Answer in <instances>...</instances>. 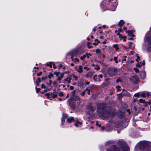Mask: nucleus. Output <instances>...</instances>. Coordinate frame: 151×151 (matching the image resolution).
Instances as JSON below:
<instances>
[{"mask_svg": "<svg viewBox=\"0 0 151 151\" xmlns=\"http://www.w3.org/2000/svg\"><path fill=\"white\" fill-rule=\"evenodd\" d=\"M105 105L104 103L98 104L97 111L99 116L107 117L111 115V109H109L108 111H106L105 109Z\"/></svg>", "mask_w": 151, "mask_h": 151, "instance_id": "nucleus-1", "label": "nucleus"}, {"mask_svg": "<svg viewBox=\"0 0 151 151\" xmlns=\"http://www.w3.org/2000/svg\"><path fill=\"white\" fill-rule=\"evenodd\" d=\"M81 103L80 99L77 96H73L72 100H70L69 104L70 107L72 109L75 108L76 106H78Z\"/></svg>", "mask_w": 151, "mask_h": 151, "instance_id": "nucleus-2", "label": "nucleus"}, {"mask_svg": "<svg viewBox=\"0 0 151 151\" xmlns=\"http://www.w3.org/2000/svg\"><path fill=\"white\" fill-rule=\"evenodd\" d=\"M145 40L148 43V51L151 52V29L146 35Z\"/></svg>", "mask_w": 151, "mask_h": 151, "instance_id": "nucleus-3", "label": "nucleus"}, {"mask_svg": "<svg viewBox=\"0 0 151 151\" xmlns=\"http://www.w3.org/2000/svg\"><path fill=\"white\" fill-rule=\"evenodd\" d=\"M117 143L118 146L121 147L123 151H129V147L124 141L119 140L118 141Z\"/></svg>", "mask_w": 151, "mask_h": 151, "instance_id": "nucleus-4", "label": "nucleus"}, {"mask_svg": "<svg viewBox=\"0 0 151 151\" xmlns=\"http://www.w3.org/2000/svg\"><path fill=\"white\" fill-rule=\"evenodd\" d=\"M81 47L80 46H78L72 50L70 52V53L71 55L76 56L81 53Z\"/></svg>", "mask_w": 151, "mask_h": 151, "instance_id": "nucleus-5", "label": "nucleus"}, {"mask_svg": "<svg viewBox=\"0 0 151 151\" xmlns=\"http://www.w3.org/2000/svg\"><path fill=\"white\" fill-rule=\"evenodd\" d=\"M138 145L140 148L151 147V142L146 141H143L140 142L138 143Z\"/></svg>", "mask_w": 151, "mask_h": 151, "instance_id": "nucleus-6", "label": "nucleus"}, {"mask_svg": "<svg viewBox=\"0 0 151 151\" xmlns=\"http://www.w3.org/2000/svg\"><path fill=\"white\" fill-rule=\"evenodd\" d=\"M87 108L88 110V111L87 114L89 116V117H93L94 116V114L93 112L96 109L95 107L92 106L91 105H89L87 106Z\"/></svg>", "mask_w": 151, "mask_h": 151, "instance_id": "nucleus-7", "label": "nucleus"}, {"mask_svg": "<svg viewBox=\"0 0 151 151\" xmlns=\"http://www.w3.org/2000/svg\"><path fill=\"white\" fill-rule=\"evenodd\" d=\"M116 69L113 68H109L107 71L108 75L111 77L115 76L116 74Z\"/></svg>", "mask_w": 151, "mask_h": 151, "instance_id": "nucleus-8", "label": "nucleus"}, {"mask_svg": "<svg viewBox=\"0 0 151 151\" xmlns=\"http://www.w3.org/2000/svg\"><path fill=\"white\" fill-rule=\"evenodd\" d=\"M130 82L133 84L136 83L139 81V78L136 75L132 76L130 79Z\"/></svg>", "mask_w": 151, "mask_h": 151, "instance_id": "nucleus-9", "label": "nucleus"}, {"mask_svg": "<svg viewBox=\"0 0 151 151\" xmlns=\"http://www.w3.org/2000/svg\"><path fill=\"white\" fill-rule=\"evenodd\" d=\"M54 74L58 77V78L57 79V81H60L63 78L64 75V74L63 73H60L58 72H55Z\"/></svg>", "mask_w": 151, "mask_h": 151, "instance_id": "nucleus-10", "label": "nucleus"}, {"mask_svg": "<svg viewBox=\"0 0 151 151\" xmlns=\"http://www.w3.org/2000/svg\"><path fill=\"white\" fill-rule=\"evenodd\" d=\"M110 1H111L113 4L111 6V10L112 11H114L116 8L117 5V2L116 0H111Z\"/></svg>", "mask_w": 151, "mask_h": 151, "instance_id": "nucleus-11", "label": "nucleus"}, {"mask_svg": "<svg viewBox=\"0 0 151 151\" xmlns=\"http://www.w3.org/2000/svg\"><path fill=\"white\" fill-rule=\"evenodd\" d=\"M45 95L47 96L48 98H49L50 97H52V98H54L57 97V95L55 92L52 93H46L45 94Z\"/></svg>", "mask_w": 151, "mask_h": 151, "instance_id": "nucleus-12", "label": "nucleus"}, {"mask_svg": "<svg viewBox=\"0 0 151 151\" xmlns=\"http://www.w3.org/2000/svg\"><path fill=\"white\" fill-rule=\"evenodd\" d=\"M71 80L72 78L71 76H68L63 81V82L65 84H66L67 83L69 84L70 83Z\"/></svg>", "mask_w": 151, "mask_h": 151, "instance_id": "nucleus-13", "label": "nucleus"}, {"mask_svg": "<svg viewBox=\"0 0 151 151\" xmlns=\"http://www.w3.org/2000/svg\"><path fill=\"white\" fill-rule=\"evenodd\" d=\"M141 95L143 97H146V95L147 96H151V93L148 92H145L141 93Z\"/></svg>", "mask_w": 151, "mask_h": 151, "instance_id": "nucleus-14", "label": "nucleus"}, {"mask_svg": "<svg viewBox=\"0 0 151 151\" xmlns=\"http://www.w3.org/2000/svg\"><path fill=\"white\" fill-rule=\"evenodd\" d=\"M75 121H76V120H75L73 117H70L69 118H68L67 119V122L68 123H70L71 122H74Z\"/></svg>", "mask_w": 151, "mask_h": 151, "instance_id": "nucleus-15", "label": "nucleus"}, {"mask_svg": "<svg viewBox=\"0 0 151 151\" xmlns=\"http://www.w3.org/2000/svg\"><path fill=\"white\" fill-rule=\"evenodd\" d=\"M94 74V72H89L87 73L86 76L88 78H91Z\"/></svg>", "mask_w": 151, "mask_h": 151, "instance_id": "nucleus-16", "label": "nucleus"}, {"mask_svg": "<svg viewBox=\"0 0 151 151\" xmlns=\"http://www.w3.org/2000/svg\"><path fill=\"white\" fill-rule=\"evenodd\" d=\"M78 68L77 71L80 73H82L83 72V67L80 65L78 66Z\"/></svg>", "mask_w": 151, "mask_h": 151, "instance_id": "nucleus-17", "label": "nucleus"}, {"mask_svg": "<svg viewBox=\"0 0 151 151\" xmlns=\"http://www.w3.org/2000/svg\"><path fill=\"white\" fill-rule=\"evenodd\" d=\"M123 93H121L119 94V95H121V94H122L123 96H128L129 95V93L126 91H124V90H123Z\"/></svg>", "mask_w": 151, "mask_h": 151, "instance_id": "nucleus-18", "label": "nucleus"}, {"mask_svg": "<svg viewBox=\"0 0 151 151\" xmlns=\"http://www.w3.org/2000/svg\"><path fill=\"white\" fill-rule=\"evenodd\" d=\"M73 56H72V55H71V60L74 63L78 62H79V59L77 58L74 59L73 58Z\"/></svg>", "mask_w": 151, "mask_h": 151, "instance_id": "nucleus-19", "label": "nucleus"}, {"mask_svg": "<svg viewBox=\"0 0 151 151\" xmlns=\"http://www.w3.org/2000/svg\"><path fill=\"white\" fill-rule=\"evenodd\" d=\"M128 34L129 36L134 37V35L133 34L132 31L131 30H127L126 31Z\"/></svg>", "mask_w": 151, "mask_h": 151, "instance_id": "nucleus-20", "label": "nucleus"}, {"mask_svg": "<svg viewBox=\"0 0 151 151\" xmlns=\"http://www.w3.org/2000/svg\"><path fill=\"white\" fill-rule=\"evenodd\" d=\"M113 149L114 151H119L120 149L117 147L115 145H114L112 146Z\"/></svg>", "mask_w": 151, "mask_h": 151, "instance_id": "nucleus-21", "label": "nucleus"}, {"mask_svg": "<svg viewBox=\"0 0 151 151\" xmlns=\"http://www.w3.org/2000/svg\"><path fill=\"white\" fill-rule=\"evenodd\" d=\"M76 123L75 124V126L76 127H78L79 126V125H81L82 124V123L81 122H79L77 120H76Z\"/></svg>", "mask_w": 151, "mask_h": 151, "instance_id": "nucleus-22", "label": "nucleus"}, {"mask_svg": "<svg viewBox=\"0 0 151 151\" xmlns=\"http://www.w3.org/2000/svg\"><path fill=\"white\" fill-rule=\"evenodd\" d=\"M125 22L123 20H121L118 23V25L120 27H122L123 25L124 24Z\"/></svg>", "mask_w": 151, "mask_h": 151, "instance_id": "nucleus-23", "label": "nucleus"}, {"mask_svg": "<svg viewBox=\"0 0 151 151\" xmlns=\"http://www.w3.org/2000/svg\"><path fill=\"white\" fill-rule=\"evenodd\" d=\"M129 48L131 49H133L135 47V45L132 42H129Z\"/></svg>", "mask_w": 151, "mask_h": 151, "instance_id": "nucleus-24", "label": "nucleus"}, {"mask_svg": "<svg viewBox=\"0 0 151 151\" xmlns=\"http://www.w3.org/2000/svg\"><path fill=\"white\" fill-rule=\"evenodd\" d=\"M93 79L95 81H100V80L98 78L97 76L96 75H94Z\"/></svg>", "mask_w": 151, "mask_h": 151, "instance_id": "nucleus-25", "label": "nucleus"}, {"mask_svg": "<svg viewBox=\"0 0 151 151\" xmlns=\"http://www.w3.org/2000/svg\"><path fill=\"white\" fill-rule=\"evenodd\" d=\"M113 47L115 49V50L116 51H117L119 50V48L118 47V45L117 44H114L113 45Z\"/></svg>", "mask_w": 151, "mask_h": 151, "instance_id": "nucleus-26", "label": "nucleus"}, {"mask_svg": "<svg viewBox=\"0 0 151 151\" xmlns=\"http://www.w3.org/2000/svg\"><path fill=\"white\" fill-rule=\"evenodd\" d=\"M145 74L144 72H142L141 73V77L142 79H144L145 78Z\"/></svg>", "mask_w": 151, "mask_h": 151, "instance_id": "nucleus-27", "label": "nucleus"}, {"mask_svg": "<svg viewBox=\"0 0 151 151\" xmlns=\"http://www.w3.org/2000/svg\"><path fill=\"white\" fill-rule=\"evenodd\" d=\"M52 62H49L46 63V65L47 66H49L50 68L52 67V65L53 64Z\"/></svg>", "mask_w": 151, "mask_h": 151, "instance_id": "nucleus-28", "label": "nucleus"}, {"mask_svg": "<svg viewBox=\"0 0 151 151\" xmlns=\"http://www.w3.org/2000/svg\"><path fill=\"white\" fill-rule=\"evenodd\" d=\"M95 41L96 42L93 43V44L95 45H98L99 42V41L98 39H96Z\"/></svg>", "mask_w": 151, "mask_h": 151, "instance_id": "nucleus-29", "label": "nucleus"}, {"mask_svg": "<svg viewBox=\"0 0 151 151\" xmlns=\"http://www.w3.org/2000/svg\"><path fill=\"white\" fill-rule=\"evenodd\" d=\"M139 102L140 103H145V104H146V103L147 102H145V100H143V99H140L139 100Z\"/></svg>", "mask_w": 151, "mask_h": 151, "instance_id": "nucleus-30", "label": "nucleus"}, {"mask_svg": "<svg viewBox=\"0 0 151 151\" xmlns=\"http://www.w3.org/2000/svg\"><path fill=\"white\" fill-rule=\"evenodd\" d=\"M53 74L52 73H50L48 76V77L49 79H50L51 77H53Z\"/></svg>", "mask_w": 151, "mask_h": 151, "instance_id": "nucleus-31", "label": "nucleus"}, {"mask_svg": "<svg viewBox=\"0 0 151 151\" xmlns=\"http://www.w3.org/2000/svg\"><path fill=\"white\" fill-rule=\"evenodd\" d=\"M86 57V55H83V56H81L80 57V59L81 60H83Z\"/></svg>", "mask_w": 151, "mask_h": 151, "instance_id": "nucleus-32", "label": "nucleus"}, {"mask_svg": "<svg viewBox=\"0 0 151 151\" xmlns=\"http://www.w3.org/2000/svg\"><path fill=\"white\" fill-rule=\"evenodd\" d=\"M121 112L120 111H119L117 113L118 115L120 117H123L124 115V114L123 113H122L121 115H120V113H121Z\"/></svg>", "mask_w": 151, "mask_h": 151, "instance_id": "nucleus-33", "label": "nucleus"}, {"mask_svg": "<svg viewBox=\"0 0 151 151\" xmlns=\"http://www.w3.org/2000/svg\"><path fill=\"white\" fill-rule=\"evenodd\" d=\"M85 55H86V57H87V58H89V57L90 56H91L92 55L90 53H86V54Z\"/></svg>", "mask_w": 151, "mask_h": 151, "instance_id": "nucleus-34", "label": "nucleus"}, {"mask_svg": "<svg viewBox=\"0 0 151 151\" xmlns=\"http://www.w3.org/2000/svg\"><path fill=\"white\" fill-rule=\"evenodd\" d=\"M142 65L141 63H138L136 65V66L137 67H141Z\"/></svg>", "mask_w": 151, "mask_h": 151, "instance_id": "nucleus-35", "label": "nucleus"}, {"mask_svg": "<svg viewBox=\"0 0 151 151\" xmlns=\"http://www.w3.org/2000/svg\"><path fill=\"white\" fill-rule=\"evenodd\" d=\"M118 58L116 57H115L114 58V60L115 61L116 63H118V61L117 60Z\"/></svg>", "mask_w": 151, "mask_h": 151, "instance_id": "nucleus-36", "label": "nucleus"}, {"mask_svg": "<svg viewBox=\"0 0 151 151\" xmlns=\"http://www.w3.org/2000/svg\"><path fill=\"white\" fill-rule=\"evenodd\" d=\"M139 96H140V94L138 93H135L134 95V96H135V97H138V98L139 97Z\"/></svg>", "mask_w": 151, "mask_h": 151, "instance_id": "nucleus-37", "label": "nucleus"}, {"mask_svg": "<svg viewBox=\"0 0 151 151\" xmlns=\"http://www.w3.org/2000/svg\"><path fill=\"white\" fill-rule=\"evenodd\" d=\"M41 81L40 78H38L36 81V83H40Z\"/></svg>", "mask_w": 151, "mask_h": 151, "instance_id": "nucleus-38", "label": "nucleus"}, {"mask_svg": "<svg viewBox=\"0 0 151 151\" xmlns=\"http://www.w3.org/2000/svg\"><path fill=\"white\" fill-rule=\"evenodd\" d=\"M75 91L74 90V91H73L72 93V96L71 97V99L70 100H72V98H73V96H76L74 95V94L75 93Z\"/></svg>", "mask_w": 151, "mask_h": 151, "instance_id": "nucleus-39", "label": "nucleus"}, {"mask_svg": "<svg viewBox=\"0 0 151 151\" xmlns=\"http://www.w3.org/2000/svg\"><path fill=\"white\" fill-rule=\"evenodd\" d=\"M65 119H64L63 117H62L61 118V123L62 125H63V124L65 122Z\"/></svg>", "mask_w": 151, "mask_h": 151, "instance_id": "nucleus-40", "label": "nucleus"}, {"mask_svg": "<svg viewBox=\"0 0 151 151\" xmlns=\"http://www.w3.org/2000/svg\"><path fill=\"white\" fill-rule=\"evenodd\" d=\"M58 94L59 96H63V93L62 91H60V92H59L58 93Z\"/></svg>", "mask_w": 151, "mask_h": 151, "instance_id": "nucleus-41", "label": "nucleus"}, {"mask_svg": "<svg viewBox=\"0 0 151 151\" xmlns=\"http://www.w3.org/2000/svg\"><path fill=\"white\" fill-rule=\"evenodd\" d=\"M67 115L66 114H63V117H63L64 119H65V118L67 117Z\"/></svg>", "mask_w": 151, "mask_h": 151, "instance_id": "nucleus-42", "label": "nucleus"}, {"mask_svg": "<svg viewBox=\"0 0 151 151\" xmlns=\"http://www.w3.org/2000/svg\"><path fill=\"white\" fill-rule=\"evenodd\" d=\"M88 46L89 48H91L92 47V46L91 45L90 43L89 42L88 43Z\"/></svg>", "mask_w": 151, "mask_h": 151, "instance_id": "nucleus-43", "label": "nucleus"}, {"mask_svg": "<svg viewBox=\"0 0 151 151\" xmlns=\"http://www.w3.org/2000/svg\"><path fill=\"white\" fill-rule=\"evenodd\" d=\"M100 51H101V50L99 49H97L96 50V52L98 54V53H100Z\"/></svg>", "mask_w": 151, "mask_h": 151, "instance_id": "nucleus-44", "label": "nucleus"}, {"mask_svg": "<svg viewBox=\"0 0 151 151\" xmlns=\"http://www.w3.org/2000/svg\"><path fill=\"white\" fill-rule=\"evenodd\" d=\"M151 104V101H150L149 102H147L145 104V106H147L148 104L150 105Z\"/></svg>", "mask_w": 151, "mask_h": 151, "instance_id": "nucleus-45", "label": "nucleus"}, {"mask_svg": "<svg viewBox=\"0 0 151 151\" xmlns=\"http://www.w3.org/2000/svg\"><path fill=\"white\" fill-rule=\"evenodd\" d=\"M42 72H40L39 73L37 74V76H40L42 75Z\"/></svg>", "mask_w": 151, "mask_h": 151, "instance_id": "nucleus-46", "label": "nucleus"}, {"mask_svg": "<svg viewBox=\"0 0 151 151\" xmlns=\"http://www.w3.org/2000/svg\"><path fill=\"white\" fill-rule=\"evenodd\" d=\"M126 112H127L129 114H130V110L129 109H127L126 111Z\"/></svg>", "mask_w": 151, "mask_h": 151, "instance_id": "nucleus-47", "label": "nucleus"}, {"mask_svg": "<svg viewBox=\"0 0 151 151\" xmlns=\"http://www.w3.org/2000/svg\"><path fill=\"white\" fill-rule=\"evenodd\" d=\"M134 69L136 73L139 72V70L137 68H134Z\"/></svg>", "mask_w": 151, "mask_h": 151, "instance_id": "nucleus-48", "label": "nucleus"}, {"mask_svg": "<svg viewBox=\"0 0 151 151\" xmlns=\"http://www.w3.org/2000/svg\"><path fill=\"white\" fill-rule=\"evenodd\" d=\"M73 77V78L75 79L76 80H77L78 78L77 76H75V75H74Z\"/></svg>", "mask_w": 151, "mask_h": 151, "instance_id": "nucleus-49", "label": "nucleus"}, {"mask_svg": "<svg viewBox=\"0 0 151 151\" xmlns=\"http://www.w3.org/2000/svg\"><path fill=\"white\" fill-rule=\"evenodd\" d=\"M137 98H135L133 99L132 101V103H135L136 101H137Z\"/></svg>", "mask_w": 151, "mask_h": 151, "instance_id": "nucleus-50", "label": "nucleus"}, {"mask_svg": "<svg viewBox=\"0 0 151 151\" xmlns=\"http://www.w3.org/2000/svg\"><path fill=\"white\" fill-rule=\"evenodd\" d=\"M52 83V81L51 80H50L49 81V82L48 83H47V84L48 85H51Z\"/></svg>", "mask_w": 151, "mask_h": 151, "instance_id": "nucleus-51", "label": "nucleus"}, {"mask_svg": "<svg viewBox=\"0 0 151 151\" xmlns=\"http://www.w3.org/2000/svg\"><path fill=\"white\" fill-rule=\"evenodd\" d=\"M124 58H123L122 60V61H126V58H127L126 56H124Z\"/></svg>", "mask_w": 151, "mask_h": 151, "instance_id": "nucleus-52", "label": "nucleus"}, {"mask_svg": "<svg viewBox=\"0 0 151 151\" xmlns=\"http://www.w3.org/2000/svg\"><path fill=\"white\" fill-rule=\"evenodd\" d=\"M95 69L97 70H99L100 69V67L99 66H97Z\"/></svg>", "mask_w": 151, "mask_h": 151, "instance_id": "nucleus-53", "label": "nucleus"}, {"mask_svg": "<svg viewBox=\"0 0 151 151\" xmlns=\"http://www.w3.org/2000/svg\"><path fill=\"white\" fill-rule=\"evenodd\" d=\"M84 69L86 70H89V68L86 66L84 67Z\"/></svg>", "mask_w": 151, "mask_h": 151, "instance_id": "nucleus-54", "label": "nucleus"}, {"mask_svg": "<svg viewBox=\"0 0 151 151\" xmlns=\"http://www.w3.org/2000/svg\"><path fill=\"white\" fill-rule=\"evenodd\" d=\"M139 60V58L138 56H137V58L136 59V61L137 62H138Z\"/></svg>", "mask_w": 151, "mask_h": 151, "instance_id": "nucleus-55", "label": "nucleus"}, {"mask_svg": "<svg viewBox=\"0 0 151 151\" xmlns=\"http://www.w3.org/2000/svg\"><path fill=\"white\" fill-rule=\"evenodd\" d=\"M36 91L37 93L39 92L40 90V88H36Z\"/></svg>", "mask_w": 151, "mask_h": 151, "instance_id": "nucleus-56", "label": "nucleus"}, {"mask_svg": "<svg viewBox=\"0 0 151 151\" xmlns=\"http://www.w3.org/2000/svg\"><path fill=\"white\" fill-rule=\"evenodd\" d=\"M47 78V76H45V77H42V80H44L45 79H46Z\"/></svg>", "mask_w": 151, "mask_h": 151, "instance_id": "nucleus-57", "label": "nucleus"}, {"mask_svg": "<svg viewBox=\"0 0 151 151\" xmlns=\"http://www.w3.org/2000/svg\"><path fill=\"white\" fill-rule=\"evenodd\" d=\"M116 88L118 89V91H119L120 90L119 89L121 88V87L119 86H116Z\"/></svg>", "mask_w": 151, "mask_h": 151, "instance_id": "nucleus-58", "label": "nucleus"}, {"mask_svg": "<svg viewBox=\"0 0 151 151\" xmlns=\"http://www.w3.org/2000/svg\"><path fill=\"white\" fill-rule=\"evenodd\" d=\"M90 117L88 116H85L84 117V119H86L88 120L90 119Z\"/></svg>", "mask_w": 151, "mask_h": 151, "instance_id": "nucleus-59", "label": "nucleus"}, {"mask_svg": "<svg viewBox=\"0 0 151 151\" xmlns=\"http://www.w3.org/2000/svg\"><path fill=\"white\" fill-rule=\"evenodd\" d=\"M45 85L44 84H42V88H45Z\"/></svg>", "mask_w": 151, "mask_h": 151, "instance_id": "nucleus-60", "label": "nucleus"}, {"mask_svg": "<svg viewBox=\"0 0 151 151\" xmlns=\"http://www.w3.org/2000/svg\"><path fill=\"white\" fill-rule=\"evenodd\" d=\"M112 128H110L109 129H107L106 131L107 132H110L112 131Z\"/></svg>", "mask_w": 151, "mask_h": 151, "instance_id": "nucleus-61", "label": "nucleus"}, {"mask_svg": "<svg viewBox=\"0 0 151 151\" xmlns=\"http://www.w3.org/2000/svg\"><path fill=\"white\" fill-rule=\"evenodd\" d=\"M85 94V92L84 91H83L82 93H81V95L82 96H84Z\"/></svg>", "mask_w": 151, "mask_h": 151, "instance_id": "nucleus-62", "label": "nucleus"}, {"mask_svg": "<svg viewBox=\"0 0 151 151\" xmlns=\"http://www.w3.org/2000/svg\"><path fill=\"white\" fill-rule=\"evenodd\" d=\"M52 64H53V68L55 69L56 68V67L55 66V64L53 63Z\"/></svg>", "mask_w": 151, "mask_h": 151, "instance_id": "nucleus-63", "label": "nucleus"}, {"mask_svg": "<svg viewBox=\"0 0 151 151\" xmlns=\"http://www.w3.org/2000/svg\"><path fill=\"white\" fill-rule=\"evenodd\" d=\"M70 90H72L74 89V87L72 86H70Z\"/></svg>", "mask_w": 151, "mask_h": 151, "instance_id": "nucleus-64", "label": "nucleus"}]
</instances>
